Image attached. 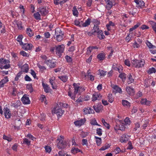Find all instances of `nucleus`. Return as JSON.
<instances>
[{
    "mask_svg": "<svg viewBox=\"0 0 156 156\" xmlns=\"http://www.w3.org/2000/svg\"><path fill=\"white\" fill-rule=\"evenodd\" d=\"M63 137H58L57 140V147L59 149H64L66 147L68 143L66 140H63Z\"/></svg>",
    "mask_w": 156,
    "mask_h": 156,
    "instance_id": "nucleus-1",
    "label": "nucleus"
},
{
    "mask_svg": "<svg viewBox=\"0 0 156 156\" xmlns=\"http://www.w3.org/2000/svg\"><path fill=\"white\" fill-rule=\"evenodd\" d=\"M131 62L133 67L137 68L143 67L145 63V61L143 59L140 60L134 59L132 60Z\"/></svg>",
    "mask_w": 156,
    "mask_h": 156,
    "instance_id": "nucleus-2",
    "label": "nucleus"
},
{
    "mask_svg": "<svg viewBox=\"0 0 156 156\" xmlns=\"http://www.w3.org/2000/svg\"><path fill=\"white\" fill-rule=\"evenodd\" d=\"M55 35L56 36V40L58 42H60L63 39L64 33L60 28H57L55 30Z\"/></svg>",
    "mask_w": 156,
    "mask_h": 156,
    "instance_id": "nucleus-3",
    "label": "nucleus"
},
{
    "mask_svg": "<svg viewBox=\"0 0 156 156\" xmlns=\"http://www.w3.org/2000/svg\"><path fill=\"white\" fill-rule=\"evenodd\" d=\"M64 112V111L62 110L58 106L54 107L52 110V113L53 114H56L57 116L61 117Z\"/></svg>",
    "mask_w": 156,
    "mask_h": 156,
    "instance_id": "nucleus-4",
    "label": "nucleus"
},
{
    "mask_svg": "<svg viewBox=\"0 0 156 156\" xmlns=\"http://www.w3.org/2000/svg\"><path fill=\"white\" fill-rule=\"evenodd\" d=\"M56 53V55L60 57L62 56V53L63 52L65 46L63 44L55 46Z\"/></svg>",
    "mask_w": 156,
    "mask_h": 156,
    "instance_id": "nucleus-5",
    "label": "nucleus"
},
{
    "mask_svg": "<svg viewBox=\"0 0 156 156\" xmlns=\"http://www.w3.org/2000/svg\"><path fill=\"white\" fill-rule=\"evenodd\" d=\"M145 85L146 87H147L151 85L154 87L155 85L156 79L153 78H150L146 79L145 80Z\"/></svg>",
    "mask_w": 156,
    "mask_h": 156,
    "instance_id": "nucleus-6",
    "label": "nucleus"
},
{
    "mask_svg": "<svg viewBox=\"0 0 156 156\" xmlns=\"http://www.w3.org/2000/svg\"><path fill=\"white\" fill-rule=\"evenodd\" d=\"M73 86H74V92L75 94H76L77 93H79L80 94L82 91L84 90V88L80 87L78 84L75 83H73Z\"/></svg>",
    "mask_w": 156,
    "mask_h": 156,
    "instance_id": "nucleus-7",
    "label": "nucleus"
},
{
    "mask_svg": "<svg viewBox=\"0 0 156 156\" xmlns=\"http://www.w3.org/2000/svg\"><path fill=\"white\" fill-rule=\"evenodd\" d=\"M38 11L43 16L46 15L48 12V11L46 9V7L44 6H40L38 8Z\"/></svg>",
    "mask_w": 156,
    "mask_h": 156,
    "instance_id": "nucleus-8",
    "label": "nucleus"
},
{
    "mask_svg": "<svg viewBox=\"0 0 156 156\" xmlns=\"http://www.w3.org/2000/svg\"><path fill=\"white\" fill-rule=\"evenodd\" d=\"M112 68L115 70L118 71L119 73H121L122 71V67L118 64L114 63L112 66Z\"/></svg>",
    "mask_w": 156,
    "mask_h": 156,
    "instance_id": "nucleus-9",
    "label": "nucleus"
},
{
    "mask_svg": "<svg viewBox=\"0 0 156 156\" xmlns=\"http://www.w3.org/2000/svg\"><path fill=\"white\" fill-rule=\"evenodd\" d=\"M120 124L119 125V128H118L117 126L115 127H114V129L115 130H120L121 131H124L125 130L126 128L127 127V126H126L125 124L122 121H120Z\"/></svg>",
    "mask_w": 156,
    "mask_h": 156,
    "instance_id": "nucleus-10",
    "label": "nucleus"
},
{
    "mask_svg": "<svg viewBox=\"0 0 156 156\" xmlns=\"http://www.w3.org/2000/svg\"><path fill=\"white\" fill-rule=\"evenodd\" d=\"M82 76H84V77H86L87 76V78L90 79V80L91 81H93L94 80V76L91 75L90 70L87 71V75H86L84 73H83Z\"/></svg>",
    "mask_w": 156,
    "mask_h": 156,
    "instance_id": "nucleus-11",
    "label": "nucleus"
},
{
    "mask_svg": "<svg viewBox=\"0 0 156 156\" xmlns=\"http://www.w3.org/2000/svg\"><path fill=\"white\" fill-rule=\"evenodd\" d=\"M111 86L113 89V91L115 93H122V90L121 88L117 85H111Z\"/></svg>",
    "mask_w": 156,
    "mask_h": 156,
    "instance_id": "nucleus-12",
    "label": "nucleus"
},
{
    "mask_svg": "<svg viewBox=\"0 0 156 156\" xmlns=\"http://www.w3.org/2000/svg\"><path fill=\"white\" fill-rule=\"evenodd\" d=\"M86 121L85 118L81 119L80 120H77L74 122V124L76 126H81L84 124Z\"/></svg>",
    "mask_w": 156,
    "mask_h": 156,
    "instance_id": "nucleus-13",
    "label": "nucleus"
},
{
    "mask_svg": "<svg viewBox=\"0 0 156 156\" xmlns=\"http://www.w3.org/2000/svg\"><path fill=\"white\" fill-rule=\"evenodd\" d=\"M4 114L5 118L7 119L10 118L12 115L11 111L7 108L4 109Z\"/></svg>",
    "mask_w": 156,
    "mask_h": 156,
    "instance_id": "nucleus-14",
    "label": "nucleus"
},
{
    "mask_svg": "<svg viewBox=\"0 0 156 156\" xmlns=\"http://www.w3.org/2000/svg\"><path fill=\"white\" fill-rule=\"evenodd\" d=\"M21 100L24 104H29L30 103L29 98L27 95H24L21 98Z\"/></svg>",
    "mask_w": 156,
    "mask_h": 156,
    "instance_id": "nucleus-15",
    "label": "nucleus"
},
{
    "mask_svg": "<svg viewBox=\"0 0 156 156\" xmlns=\"http://www.w3.org/2000/svg\"><path fill=\"white\" fill-rule=\"evenodd\" d=\"M107 3L106 8L108 10H109L112 6L114 2V0H105Z\"/></svg>",
    "mask_w": 156,
    "mask_h": 156,
    "instance_id": "nucleus-16",
    "label": "nucleus"
},
{
    "mask_svg": "<svg viewBox=\"0 0 156 156\" xmlns=\"http://www.w3.org/2000/svg\"><path fill=\"white\" fill-rule=\"evenodd\" d=\"M101 95L99 93H95L93 94L92 97V101H94L96 100H99L101 98Z\"/></svg>",
    "mask_w": 156,
    "mask_h": 156,
    "instance_id": "nucleus-17",
    "label": "nucleus"
},
{
    "mask_svg": "<svg viewBox=\"0 0 156 156\" xmlns=\"http://www.w3.org/2000/svg\"><path fill=\"white\" fill-rule=\"evenodd\" d=\"M126 91L129 95L133 96L134 93L133 89L131 87H126Z\"/></svg>",
    "mask_w": 156,
    "mask_h": 156,
    "instance_id": "nucleus-18",
    "label": "nucleus"
},
{
    "mask_svg": "<svg viewBox=\"0 0 156 156\" xmlns=\"http://www.w3.org/2000/svg\"><path fill=\"white\" fill-rule=\"evenodd\" d=\"M22 48L25 50H31L33 47V45L31 44L26 43L23 44L22 45Z\"/></svg>",
    "mask_w": 156,
    "mask_h": 156,
    "instance_id": "nucleus-19",
    "label": "nucleus"
},
{
    "mask_svg": "<svg viewBox=\"0 0 156 156\" xmlns=\"http://www.w3.org/2000/svg\"><path fill=\"white\" fill-rule=\"evenodd\" d=\"M83 112L85 114H90L94 112V110L89 107H87L83 109Z\"/></svg>",
    "mask_w": 156,
    "mask_h": 156,
    "instance_id": "nucleus-20",
    "label": "nucleus"
},
{
    "mask_svg": "<svg viewBox=\"0 0 156 156\" xmlns=\"http://www.w3.org/2000/svg\"><path fill=\"white\" fill-rule=\"evenodd\" d=\"M9 81V80L7 76H5L4 78L0 81V87H3L4 84L6 83Z\"/></svg>",
    "mask_w": 156,
    "mask_h": 156,
    "instance_id": "nucleus-21",
    "label": "nucleus"
},
{
    "mask_svg": "<svg viewBox=\"0 0 156 156\" xmlns=\"http://www.w3.org/2000/svg\"><path fill=\"white\" fill-rule=\"evenodd\" d=\"M134 2L138 7L141 8L144 5V2L142 0H134Z\"/></svg>",
    "mask_w": 156,
    "mask_h": 156,
    "instance_id": "nucleus-22",
    "label": "nucleus"
},
{
    "mask_svg": "<svg viewBox=\"0 0 156 156\" xmlns=\"http://www.w3.org/2000/svg\"><path fill=\"white\" fill-rule=\"evenodd\" d=\"M91 19L90 18L87 19L85 20V22L82 23V27H86L89 26L90 23Z\"/></svg>",
    "mask_w": 156,
    "mask_h": 156,
    "instance_id": "nucleus-23",
    "label": "nucleus"
},
{
    "mask_svg": "<svg viewBox=\"0 0 156 156\" xmlns=\"http://www.w3.org/2000/svg\"><path fill=\"white\" fill-rule=\"evenodd\" d=\"M148 23L150 25L153 30L154 31L156 30V22L154 21L150 20L148 22Z\"/></svg>",
    "mask_w": 156,
    "mask_h": 156,
    "instance_id": "nucleus-24",
    "label": "nucleus"
},
{
    "mask_svg": "<svg viewBox=\"0 0 156 156\" xmlns=\"http://www.w3.org/2000/svg\"><path fill=\"white\" fill-rule=\"evenodd\" d=\"M140 103L142 105H149L151 104V101L147 100L146 98L142 99L140 101Z\"/></svg>",
    "mask_w": 156,
    "mask_h": 156,
    "instance_id": "nucleus-25",
    "label": "nucleus"
},
{
    "mask_svg": "<svg viewBox=\"0 0 156 156\" xmlns=\"http://www.w3.org/2000/svg\"><path fill=\"white\" fill-rule=\"evenodd\" d=\"M55 79V77H52L50 78L49 80V82L52 85V87L53 89H56L57 88V86L55 85L54 83V80Z\"/></svg>",
    "mask_w": 156,
    "mask_h": 156,
    "instance_id": "nucleus-26",
    "label": "nucleus"
},
{
    "mask_svg": "<svg viewBox=\"0 0 156 156\" xmlns=\"http://www.w3.org/2000/svg\"><path fill=\"white\" fill-rule=\"evenodd\" d=\"M76 94H75L74 92L73 93L71 91L70 88H69V91L68 92V95L72 99L75 100Z\"/></svg>",
    "mask_w": 156,
    "mask_h": 156,
    "instance_id": "nucleus-27",
    "label": "nucleus"
},
{
    "mask_svg": "<svg viewBox=\"0 0 156 156\" xmlns=\"http://www.w3.org/2000/svg\"><path fill=\"white\" fill-rule=\"evenodd\" d=\"M122 105L126 107H129L131 106V104L127 100H123L122 101Z\"/></svg>",
    "mask_w": 156,
    "mask_h": 156,
    "instance_id": "nucleus-28",
    "label": "nucleus"
},
{
    "mask_svg": "<svg viewBox=\"0 0 156 156\" xmlns=\"http://www.w3.org/2000/svg\"><path fill=\"white\" fill-rule=\"evenodd\" d=\"M42 85L44 89V91L46 93H48L49 92V87L47 84L44 83V82H42Z\"/></svg>",
    "mask_w": 156,
    "mask_h": 156,
    "instance_id": "nucleus-29",
    "label": "nucleus"
},
{
    "mask_svg": "<svg viewBox=\"0 0 156 156\" xmlns=\"http://www.w3.org/2000/svg\"><path fill=\"white\" fill-rule=\"evenodd\" d=\"M98 37L100 39H102L104 38L105 36L103 34L102 31L100 30L97 33Z\"/></svg>",
    "mask_w": 156,
    "mask_h": 156,
    "instance_id": "nucleus-30",
    "label": "nucleus"
},
{
    "mask_svg": "<svg viewBox=\"0 0 156 156\" xmlns=\"http://www.w3.org/2000/svg\"><path fill=\"white\" fill-rule=\"evenodd\" d=\"M9 63L10 61L8 60L5 59L3 58H0V64L1 65H5Z\"/></svg>",
    "mask_w": 156,
    "mask_h": 156,
    "instance_id": "nucleus-31",
    "label": "nucleus"
},
{
    "mask_svg": "<svg viewBox=\"0 0 156 156\" xmlns=\"http://www.w3.org/2000/svg\"><path fill=\"white\" fill-rule=\"evenodd\" d=\"M27 34L30 37H31L34 35V33L30 28H28L26 29Z\"/></svg>",
    "mask_w": 156,
    "mask_h": 156,
    "instance_id": "nucleus-32",
    "label": "nucleus"
},
{
    "mask_svg": "<svg viewBox=\"0 0 156 156\" xmlns=\"http://www.w3.org/2000/svg\"><path fill=\"white\" fill-rule=\"evenodd\" d=\"M128 79L127 82L128 84H130L134 82V79L131 74H129L128 76Z\"/></svg>",
    "mask_w": 156,
    "mask_h": 156,
    "instance_id": "nucleus-33",
    "label": "nucleus"
},
{
    "mask_svg": "<svg viewBox=\"0 0 156 156\" xmlns=\"http://www.w3.org/2000/svg\"><path fill=\"white\" fill-rule=\"evenodd\" d=\"M23 37L22 35H20L17 37L16 39L17 41L19 42V44L20 45H23V43L22 41Z\"/></svg>",
    "mask_w": 156,
    "mask_h": 156,
    "instance_id": "nucleus-34",
    "label": "nucleus"
},
{
    "mask_svg": "<svg viewBox=\"0 0 156 156\" xmlns=\"http://www.w3.org/2000/svg\"><path fill=\"white\" fill-rule=\"evenodd\" d=\"M22 69L23 71L27 73L29 70L28 65V64H25L22 67Z\"/></svg>",
    "mask_w": 156,
    "mask_h": 156,
    "instance_id": "nucleus-35",
    "label": "nucleus"
},
{
    "mask_svg": "<svg viewBox=\"0 0 156 156\" xmlns=\"http://www.w3.org/2000/svg\"><path fill=\"white\" fill-rule=\"evenodd\" d=\"M80 150L77 148H75L74 147H73L71 150V152L73 154H75L78 152H80Z\"/></svg>",
    "mask_w": 156,
    "mask_h": 156,
    "instance_id": "nucleus-36",
    "label": "nucleus"
},
{
    "mask_svg": "<svg viewBox=\"0 0 156 156\" xmlns=\"http://www.w3.org/2000/svg\"><path fill=\"white\" fill-rule=\"evenodd\" d=\"M129 139V138L128 137H120L119 139V140L122 143H126Z\"/></svg>",
    "mask_w": 156,
    "mask_h": 156,
    "instance_id": "nucleus-37",
    "label": "nucleus"
},
{
    "mask_svg": "<svg viewBox=\"0 0 156 156\" xmlns=\"http://www.w3.org/2000/svg\"><path fill=\"white\" fill-rule=\"evenodd\" d=\"M94 108L95 111L97 112H99L100 110H101L103 108V106L101 105L99 107L94 106H93Z\"/></svg>",
    "mask_w": 156,
    "mask_h": 156,
    "instance_id": "nucleus-38",
    "label": "nucleus"
},
{
    "mask_svg": "<svg viewBox=\"0 0 156 156\" xmlns=\"http://www.w3.org/2000/svg\"><path fill=\"white\" fill-rule=\"evenodd\" d=\"M82 21H80V20H75L74 21V24L76 26L80 27H82Z\"/></svg>",
    "mask_w": 156,
    "mask_h": 156,
    "instance_id": "nucleus-39",
    "label": "nucleus"
},
{
    "mask_svg": "<svg viewBox=\"0 0 156 156\" xmlns=\"http://www.w3.org/2000/svg\"><path fill=\"white\" fill-rule=\"evenodd\" d=\"M156 72V69L154 68L151 67L147 71L148 73L151 74L153 73H155Z\"/></svg>",
    "mask_w": 156,
    "mask_h": 156,
    "instance_id": "nucleus-40",
    "label": "nucleus"
},
{
    "mask_svg": "<svg viewBox=\"0 0 156 156\" xmlns=\"http://www.w3.org/2000/svg\"><path fill=\"white\" fill-rule=\"evenodd\" d=\"M21 104V103L20 101L18 100L15 103H13L12 106L15 108H17L20 106Z\"/></svg>",
    "mask_w": 156,
    "mask_h": 156,
    "instance_id": "nucleus-41",
    "label": "nucleus"
},
{
    "mask_svg": "<svg viewBox=\"0 0 156 156\" xmlns=\"http://www.w3.org/2000/svg\"><path fill=\"white\" fill-rule=\"evenodd\" d=\"M34 16L36 20H41V15L39 12H37L34 14Z\"/></svg>",
    "mask_w": 156,
    "mask_h": 156,
    "instance_id": "nucleus-42",
    "label": "nucleus"
},
{
    "mask_svg": "<svg viewBox=\"0 0 156 156\" xmlns=\"http://www.w3.org/2000/svg\"><path fill=\"white\" fill-rule=\"evenodd\" d=\"M140 24L139 23H137L133 27L131 28H130L129 29V31L130 32H132L137 28H138L140 25Z\"/></svg>",
    "mask_w": 156,
    "mask_h": 156,
    "instance_id": "nucleus-43",
    "label": "nucleus"
},
{
    "mask_svg": "<svg viewBox=\"0 0 156 156\" xmlns=\"http://www.w3.org/2000/svg\"><path fill=\"white\" fill-rule=\"evenodd\" d=\"M40 100L42 102H44V103L45 105L47 104L48 103L46 101V98L45 95H41V97Z\"/></svg>",
    "mask_w": 156,
    "mask_h": 156,
    "instance_id": "nucleus-44",
    "label": "nucleus"
},
{
    "mask_svg": "<svg viewBox=\"0 0 156 156\" xmlns=\"http://www.w3.org/2000/svg\"><path fill=\"white\" fill-rule=\"evenodd\" d=\"M124 124L127 126V125H130L131 122L129 119L128 117H126L124 120Z\"/></svg>",
    "mask_w": 156,
    "mask_h": 156,
    "instance_id": "nucleus-45",
    "label": "nucleus"
},
{
    "mask_svg": "<svg viewBox=\"0 0 156 156\" xmlns=\"http://www.w3.org/2000/svg\"><path fill=\"white\" fill-rule=\"evenodd\" d=\"M101 122L108 129H109L110 128V125L107 123L104 119H101Z\"/></svg>",
    "mask_w": 156,
    "mask_h": 156,
    "instance_id": "nucleus-46",
    "label": "nucleus"
},
{
    "mask_svg": "<svg viewBox=\"0 0 156 156\" xmlns=\"http://www.w3.org/2000/svg\"><path fill=\"white\" fill-rule=\"evenodd\" d=\"M58 78L64 82H66L68 79V77L66 76H59Z\"/></svg>",
    "mask_w": 156,
    "mask_h": 156,
    "instance_id": "nucleus-47",
    "label": "nucleus"
},
{
    "mask_svg": "<svg viewBox=\"0 0 156 156\" xmlns=\"http://www.w3.org/2000/svg\"><path fill=\"white\" fill-rule=\"evenodd\" d=\"M97 58L99 60H103L105 58V55L103 53H100L97 55Z\"/></svg>",
    "mask_w": 156,
    "mask_h": 156,
    "instance_id": "nucleus-48",
    "label": "nucleus"
},
{
    "mask_svg": "<svg viewBox=\"0 0 156 156\" xmlns=\"http://www.w3.org/2000/svg\"><path fill=\"white\" fill-rule=\"evenodd\" d=\"M10 65L9 63H8L7 64H6L5 65H2L0 64V68L1 69H7L9 68L10 67Z\"/></svg>",
    "mask_w": 156,
    "mask_h": 156,
    "instance_id": "nucleus-49",
    "label": "nucleus"
},
{
    "mask_svg": "<svg viewBox=\"0 0 156 156\" xmlns=\"http://www.w3.org/2000/svg\"><path fill=\"white\" fill-rule=\"evenodd\" d=\"M73 13L74 16L76 17L78 16V12L76 7H73Z\"/></svg>",
    "mask_w": 156,
    "mask_h": 156,
    "instance_id": "nucleus-50",
    "label": "nucleus"
},
{
    "mask_svg": "<svg viewBox=\"0 0 156 156\" xmlns=\"http://www.w3.org/2000/svg\"><path fill=\"white\" fill-rule=\"evenodd\" d=\"M90 123L92 125L100 126V125L98 124L95 118H93L91 119L90 121Z\"/></svg>",
    "mask_w": 156,
    "mask_h": 156,
    "instance_id": "nucleus-51",
    "label": "nucleus"
},
{
    "mask_svg": "<svg viewBox=\"0 0 156 156\" xmlns=\"http://www.w3.org/2000/svg\"><path fill=\"white\" fill-rule=\"evenodd\" d=\"M44 148L46 153H50L51 151V148L48 146L46 145L45 146Z\"/></svg>",
    "mask_w": 156,
    "mask_h": 156,
    "instance_id": "nucleus-52",
    "label": "nucleus"
},
{
    "mask_svg": "<svg viewBox=\"0 0 156 156\" xmlns=\"http://www.w3.org/2000/svg\"><path fill=\"white\" fill-rule=\"evenodd\" d=\"M16 25L18 28L20 30H21L23 28V27L22 26V22L20 21H17L16 22Z\"/></svg>",
    "mask_w": 156,
    "mask_h": 156,
    "instance_id": "nucleus-53",
    "label": "nucleus"
},
{
    "mask_svg": "<svg viewBox=\"0 0 156 156\" xmlns=\"http://www.w3.org/2000/svg\"><path fill=\"white\" fill-rule=\"evenodd\" d=\"M96 139V141L98 146H99L101 144V138L99 137H95Z\"/></svg>",
    "mask_w": 156,
    "mask_h": 156,
    "instance_id": "nucleus-54",
    "label": "nucleus"
},
{
    "mask_svg": "<svg viewBox=\"0 0 156 156\" xmlns=\"http://www.w3.org/2000/svg\"><path fill=\"white\" fill-rule=\"evenodd\" d=\"M150 51L153 54H156V47L154 46L150 49Z\"/></svg>",
    "mask_w": 156,
    "mask_h": 156,
    "instance_id": "nucleus-55",
    "label": "nucleus"
},
{
    "mask_svg": "<svg viewBox=\"0 0 156 156\" xmlns=\"http://www.w3.org/2000/svg\"><path fill=\"white\" fill-rule=\"evenodd\" d=\"M108 101L112 103L114 100V98L112 97V95L111 94H109L108 95Z\"/></svg>",
    "mask_w": 156,
    "mask_h": 156,
    "instance_id": "nucleus-56",
    "label": "nucleus"
},
{
    "mask_svg": "<svg viewBox=\"0 0 156 156\" xmlns=\"http://www.w3.org/2000/svg\"><path fill=\"white\" fill-rule=\"evenodd\" d=\"M93 33H97L100 30H99V27L98 26L94 25L93 28Z\"/></svg>",
    "mask_w": 156,
    "mask_h": 156,
    "instance_id": "nucleus-57",
    "label": "nucleus"
},
{
    "mask_svg": "<svg viewBox=\"0 0 156 156\" xmlns=\"http://www.w3.org/2000/svg\"><path fill=\"white\" fill-rule=\"evenodd\" d=\"M119 77L122 80H125L126 78V74L124 73H122L119 74Z\"/></svg>",
    "mask_w": 156,
    "mask_h": 156,
    "instance_id": "nucleus-58",
    "label": "nucleus"
},
{
    "mask_svg": "<svg viewBox=\"0 0 156 156\" xmlns=\"http://www.w3.org/2000/svg\"><path fill=\"white\" fill-rule=\"evenodd\" d=\"M37 65L40 70L41 71H43L46 69L45 67L44 66L41 65L39 63L37 64Z\"/></svg>",
    "mask_w": 156,
    "mask_h": 156,
    "instance_id": "nucleus-59",
    "label": "nucleus"
},
{
    "mask_svg": "<svg viewBox=\"0 0 156 156\" xmlns=\"http://www.w3.org/2000/svg\"><path fill=\"white\" fill-rule=\"evenodd\" d=\"M80 133V135L82 136H86L88 135V133L87 132H84L83 131H81Z\"/></svg>",
    "mask_w": 156,
    "mask_h": 156,
    "instance_id": "nucleus-60",
    "label": "nucleus"
},
{
    "mask_svg": "<svg viewBox=\"0 0 156 156\" xmlns=\"http://www.w3.org/2000/svg\"><path fill=\"white\" fill-rule=\"evenodd\" d=\"M18 144H15L12 145V149L13 151H17Z\"/></svg>",
    "mask_w": 156,
    "mask_h": 156,
    "instance_id": "nucleus-61",
    "label": "nucleus"
},
{
    "mask_svg": "<svg viewBox=\"0 0 156 156\" xmlns=\"http://www.w3.org/2000/svg\"><path fill=\"white\" fill-rule=\"evenodd\" d=\"M128 146L127 148V149L128 150H132L133 148V147L132 146V145L131 142L130 141H129L128 142Z\"/></svg>",
    "mask_w": 156,
    "mask_h": 156,
    "instance_id": "nucleus-62",
    "label": "nucleus"
},
{
    "mask_svg": "<svg viewBox=\"0 0 156 156\" xmlns=\"http://www.w3.org/2000/svg\"><path fill=\"white\" fill-rule=\"evenodd\" d=\"M65 58L66 59V60L68 62L70 63L72 61V58L68 55H66L65 56Z\"/></svg>",
    "mask_w": 156,
    "mask_h": 156,
    "instance_id": "nucleus-63",
    "label": "nucleus"
},
{
    "mask_svg": "<svg viewBox=\"0 0 156 156\" xmlns=\"http://www.w3.org/2000/svg\"><path fill=\"white\" fill-rule=\"evenodd\" d=\"M58 154L59 156H65L66 153L64 151L61 150L58 152Z\"/></svg>",
    "mask_w": 156,
    "mask_h": 156,
    "instance_id": "nucleus-64",
    "label": "nucleus"
}]
</instances>
